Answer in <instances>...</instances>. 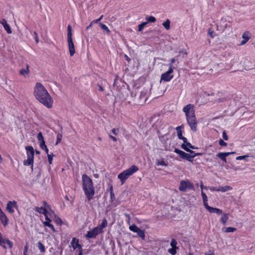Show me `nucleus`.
I'll return each mask as SVG.
<instances>
[{
  "label": "nucleus",
  "instance_id": "nucleus-57",
  "mask_svg": "<svg viewBox=\"0 0 255 255\" xmlns=\"http://www.w3.org/2000/svg\"><path fill=\"white\" fill-rule=\"evenodd\" d=\"M180 139H182L183 140V143H186L188 142L187 139L184 136L182 137Z\"/></svg>",
  "mask_w": 255,
  "mask_h": 255
},
{
  "label": "nucleus",
  "instance_id": "nucleus-17",
  "mask_svg": "<svg viewBox=\"0 0 255 255\" xmlns=\"http://www.w3.org/2000/svg\"><path fill=\"white\" fill-rule=\"evenodd\" d=\"M181 146L182 148L186 151L189 152L191 153H194V151L190 149V148L192 147V145L190 142H187L186 143H182Z\"/></svg>",
  "mask_w": 255,
  "mask_h": 255
},
{
  "label": "nucleus",
  "instance_id": "nucleus-20",
  "mask_svg": "<svg viewBox=\"0 0 255 255\" xmlns=\"http://www.w3.org/2000/svg\"><path fill=\"white\" fill-rule=\"evenodd\" d=\"M108 225V222L106 219L104 218L101 224L99 226H97L98 228H100L101 231L103 232L104 228H106Z\"/></svg>",
  "mask_w": 255,
  "mask_h": 255
},
{
  "label": "nucleus",
  "instance_id": "nucleus-48",
  "mask_svg": "<svg viewBox=\"0 0 255 255\" xmlns=\"http://www.w3.org/2000/svg\"><path fill=\"white\" fill-rule=\"evenodd\" d=\"M39 146L40 148H42V149H44L45 148H46V145H45V141L43 142H40Z\"/></svg>",
  "mask_w": 255,
  "mask_h": 255
},
{
  "label": "nucleus",
  "instance_id": "nucleus-6",
  "mask_svg": "<svg viewBox=\"0 0 255 255\" xmlns=\"http://www.w3.org/2000/svg\"><path fill=\"white\" fill-rule=\"evenodd\" d=\"M67 42L70 56H73L75 53L74 43L72 40V28L70 25L67 27Z\"/></svg>",
  "mask_w": 255,
  "mask_h": 255
},
{
  "label": "nucleus",
  "instance_id": "nucleus-35",
  "mask_svg": "<svg viewBox=\"0 0 255 255\" xmlns=\"http://www.w3.org/2000/svg\"><path fill=\"white\" fill-rule=\"evenodd\" d=\"M177 244V243L175 239H172L171 240V241L170 243V246H171V247L172 248H175L177 249V247L176 246Z\"/></svg>",
  "mask_w": 255,
  "mask_h": 255
},
{
  "label": "nucleus",
  "instance_id": "nucleus-21",
  "mask_svg": "<svg viewBox=\"0 0 255 255\" xmlns=\"http://www.w3.org/2000/svg\"><path fill=\"white\" fill-rule=\"evenodd\" d=\"M210 213H214L217 214H222V211L221 209L211 207L210 209L208 211Z\"/></svg>",
  "mask_w": 255,
  "mask_h": 255
},
{
  "label": "nucleus",
  "instance_id": "nucleus-47",
  "mask_svg": "<svg viewBox=\"0 0 255 255\" xmlns=\"http://www.w3.org/2000/svg\"><path fill=\"white\" fill-rule=\"evenodd\" d=\"M44 216H45V220L46 221H49V222H51V220L50 219V218H49V213L48 212V211H46V213L45 214H44Z\"/></svg>",
  "mask_w": 255,
  "mask_h": 255
},
{
  "label": "nucleus",
  "instance_id": "nucleus-41",
  "mask_svg": "<svg viewBox=\"0 0 255 255\" xmlns=\"http://www.w3.org/2000/svg\"><path fill=\"white\" fill-rule=\"evenodd\" d=\"M201 195H202V197L203 202H205L206 201H208L207 196L206 195V194L203 192V191H201Z\"/></svg>",
  "mask_w": 255,
  "mask_h": 255
},
{
  "label": "nucleus",
  "instance_id": "nucleus-23",
  "mask_svg": "<svg viewBox=\"0 0 255 255\" xmlns=\"http://www.w3.org/2000/svg\"><path fill=\"white\" fill-rule=\"evenodd\" d=\"M50 222H49V221H44V222H43V224L44 225V226H47V227H49L53 232H55V228H54L53 225L50 223Z\"/></svg>",
  "mask_w": 255,
  "mask_h": 255
},
{
  "label": "nucleus",
  "instance_id": "nucleus-15",
  "mask_svg": "<svg viewBox=\"0 0 255 255\" xmlns=\"http://www.w3.org/2000/svg\"><path fill=\"white\" fill-rule=\"evenodd\" d=\"M251 37V33L249 31H245L242 34V38L243 40L241 41V45L245 44L250 39Z\"/></svg>",
  "mask_w": 255,
  "mask_h": 255
},
{
  "label": "nucleus",
  "instance_id": "nucleus-46",
  "mask_svg": "<svg viewBox=\"0 0 255 255\" xmlns=\"http://www.w3.org/2000/svg\"><path fill=\"white\" fill-rule=\"evenodd\" d=\"M219 143L221 146H226L227 143L225 142L223 139H220L219 141Z\"/></svg>",
  "mask_w": 255,
  "mask_h": 255
},
{
  "label": "nucleus",
  "instance_id": "nucleus-45",
  "mask_svg": "<svg viewBox=\"0 0 255 255\" xmlns=\"http://www.w3.org/2000/svg\"><path fill=\"white\" fill-rule=\"evenodd\" d=\"M43 207L45 208L46 209V210L48 211V209H50V206L47 203L46 201L43 202Z\"/></svg>",
  "mask_w": 255,
  "mask_h": 255
},
{
  "label": "nucleus",
  "instance_id": "nucleus-14",
  "mask_svg": "<svg viewBox=\"0 0 255 255\" xmlns=\"http://www.w3.org/2000/svg\"><path fill=\"white\" fill-rule=\"evenodd\" d=\"M235 152H220L218 153L216 156L220 158L225 163L227 162L226 157L232 154H234Z\"/></svg>",
  "mask_w": 255,
  "mask_h": 255
},
{
  "label": "nucleus",
  "instance_id": "nucleus-37",
  "mask_svg": "<svg viewBox=\"0 0 255 255\" xmlns=\"http://www.w3.org/2000/svg\"><path fill=\"white\" fill-rule=\"evenodd\" d=\"M37 139L40 142L44 141V137L41 132H39L37 135Z\"/></svg>",
  "mask_w": 255,
  "mask_h": 255
},
{
  "label": "nucleus",
  "instance_id": "nucleus-29",
  "mask_svg": "<svg viewBox=\"0 0 255 255\" xmlns=\"http://www.w3.org/2000/svg\"><path fill=\"white\" fill-rule=\"evenodd\" d=\"M138 236L140 237L142 239L144 240L145 239V233L144 232L139 228L137 232H136Z\"/></svg>",
  "mask_w": 255,
  "mask_h": 255
},
{
  "label": "nucleus",
  "instance_id": "nucleus-64",
  "mask_svg": "<svg viewBox=\"0 0 255 255\" xmlns=\"http://www.w3.org/2000/svg\"><path fill=\"white\" fill-rule=\"evenodd\" d=\"M44 150L45 151L46 153L48 154V149L47 148V146L46 148L44 149Z\"/></svg>",
  "mask_w": 255,
  "mask_h": 255
},
{
  "label": "nucleus",
  "instance_id": "nucleus-10",
  "mask_svg": "<svg viewBox=\"0 0 255 255\" xmlns=\"http://www.w3.org/2000/svg\"><path fill=\"white\" fill-rule=\"evenodd\" d=\"M13 245L11 241L3 237L2 235L0 237V246L4 249L12 248Z\"/></svg>",
  "mask_w": 255,
  "mask_h": 255
},
{
  "label": "nucleus",
  "instance_id": "nucleus-42",
  "mask_svg": "<svg viewBox=\"0 0 255 255\" xmlns=\"http://www.w3.org/2000/svg\"><path fill=\"white\" fill-rule=\"evenodd\" d=\"M111 132L115 135H117L119 132V128H113L111 130Z\"/></svg>",
  "mask_w": 255,
  "mask_h": 255
},
{
  "label": "nucleus",
  "instance_id": "nucleus-1",
  "mask_svg": "<svg viewBox=\"0 0 255 255\" xmlns=\"http://www.w3.org/2000/svg\"><path fill=\"white\" fill-rule=\"evenodd\" d=\"M33 95L35 99L47 108H51L53 101L44 86L37 82L34 87Z\"/></svg>",
  "mask_w": 255,
  "mask_h": 255
},
{
  "label": "nucleus",
  "instance_id": "nucleus-19",
  "mask_svg": "<svg viewBox=\"0 0 255 255\" xmlns=\"http://www.w3.org/2000/svg\"><path fill=\"white\" fill-rule=\"evenodd\" d=\"M232 187L230 186H225L224 187H220L217 189V191H221L222 192H225L227 191L231 190Z\"/></svg>",
  "mask_w": 255,
  "mask_h": 255
},
{
  "label": "nucleus",
  "instance_id": "nucleus-16",
  "mask_svg": "<svg viewBox=\"0 0 255 255\" xmlns=\"http://www.w3.org/2000/svg\"><path fill=\"white\" fill-rule=\"evenodd\" d=\"M71 246L74 250L81 248L82 246L79 244V240L73 238L71 242Z\"/></svg>",
  "mask_w": 255,
  "mask_h": 255
},
{
  "label": "nucleus",
  "instance_id": "nucleus-62",
  "mask_svg": "<svg viewBox=\"0 0 255 255\" xmlns=\"http://www.w3.org/2000/svg\"><path fill=\"white\" fill-rule=\"evenodd\" d=\"M79 250V253H78V255H83V250H82V248H79L78 249Z\"/></svg>",
  "mask_w": 255,
  "mask_h": 255
},
{
  "label": "nucleus",
  "instance_id": "nucleus-53",
  "mask_svg": "<svg viewBox=\"0 0 255 255\" xmlns=\"http://www.w3.org/2000/svg\"><path fill=\"white\" fill-rule=\"evenodd\" d=\"M110 190H111V198L112 199H113V198L114 197V194L113 193V187L112 186H111L110 187Z\"/></svg>",
  "mask_w": 255,
  "mask_h": 255
},
{
  "label": "nucleus",
  "instance_id": "nucleus-34",
  "mask_svg": "<svg viewBox=\"0 0 255 255\" xmlns=\"http://www.w3.org/2000/svg\"><path fill=\"white\" fill-rule=\"evenodd\" d=\"M148 23V22H143L138 25V31H141L143 30L145 26Z\"/></svg>",
  "mask_w": 255,
  "mask_h": 255
},
{
  "label": "nucleus",
  "instance_id": "nucleus-39",
  "mask_svg": "<svg viewBox=\"0 0 255 255\" xmlns=\"http://www.w3.org/2000/svg\"><path fill=\"white\" fill-rule=\"evenodd\" d=\"M168 252L172 255H175L176 254V249L171 248L168 250Z\"/></svg>",
  "mask_w": 255,
  "mask_h": 255
},
{
  "label": "nucleus",
  "instance_id": "nucleus-24",
  "mask_svg": "<svg viewBox=\"0 0 255 255\" xmlns=\"http://www.w3.org/2000/svg\"><path fill=\"white\" fill-rule=\"evenodd\" d=\"M35 210L39 213L44 214H45L46 213V209L45 208H43V207H35Z\"/></svg>",
  "mask_w": 255,
  "mask_h": 255
},
{
  "label": "nucleus",
  "instance_id": "nucleus-32",
  "mask_svg": "<svg viewBox=\"0 0 255 255\" xmlns=\"http://www.w3.org/2000/svg\"><path fill=\"white\" fill-rule=\"evenodd\" d=\"M176 129L177 133V136H178V138L179 139H180L182 137H183L182 131L181 129V127H180V126L177 127L176 128Z\"/></svg>",
  "mask_w": 255,
  "mask_h": 255
},
{
  "label": "nucleus",
  "instance_id": "nucleus-3",
  "mask_svg": "<svg viewBox=\"0 0 255 255\" xmlns=\"http://www.w3.org/2000/svg\"><path fill=\"white\" fill-rule=\"evenodd\" d=\"M83 189L84 193L89 201L93 199L95 194V188L93 181L87 175L84 174L82 176Z\"/></svg>",
  "mask_w": 255,
  "mask_h": 255
},
{
  "label": "nucleus",
  "instance_id": "nucleus-30",
  "mask_svg": "<svg viewBox=\"0 0 255 255\" xmlns=\"http://www.w3.org/2000/svg\"><path fill=\"white\" fill-rule=\"evenodd\" d=\"M156 164L158 166H167L168 164L164 160H156Z\"/></svg>",
  "mask_w": 255,
  "mask_h": 255
},
{
  "label": "nucleus",
  "instance_id": "nucleus-52",
  "mask_svg": "<svg viewBox=\"0 0 255 255\" xmlns=\"http://www.w3.org/2000/svg\"><path fill=\"white\" fill-rule=\"evenodd\" d=\"M55 222L57 224H61L62 223V221L61 219L59 218H57L55 219Z\"/></svg>",
  "mask_w": 255,
  "mask_h": 255
},
{
  "label": "nucleus",
  "instance_id": "nucleus-25",
  "mask_svg": "<svg viewBox=\"0 0 255 255\" xmlns=\"http://www.w3.org/2000/svg\"><path fill=\"white\" fill-rule=\"evenodd\" d=\"M99 24L101 26V28L105 31L107 34H109L111 33V31L107 25L102 23H99Z\"/></svg>",
  "mask_w": 255,
  "mask_h": 255
},
{
  "label": "nucleus",
  "instance_id": "nucleus-26",
  "mask_svg": "<svg viewBox=\"0 0 255 255\" xmlns=\"http://www.w3.org/2000/svg\"><path fill=\"white\" fill-rule=\"evenodd\" d=\"M37 247L41 253H44L45 252V246L40 241L38 242Z\"/></svg>",
  "mask_w": 255,
  "mask_h": 255
},
{
  "label": "nucleus",
  "instance_id": "nucleus-8",
  "mask_svg": "<svg viewBox=\"0 0 255 255\" xmlns=\"http://www.w3.org/2000/svg\"><path fill=\"white\" fill-rule=\"evenodd\" d=\"M194 188L193 184L189 180H182L180 181L179 189L182 192H186L189 189Z\"/></svg>",
  "mask_w": 255,
  "mask_h": 255
},
{
  "label": "nucleus",
  "instance_id": "nucleus-4",
  "mask_svg": "<svg viewBox=\"0 0 255 255\" xmlns=\"http://www.w3.org/2000/svg\"><path fill=\"white\" fill-rule=\"evenodd\" d=\"M138 170V167L133 165L128 169L120 173L118 175V178L120 180L121 184L123 185L130 176L132 175Z\"/></svg>",
  "mask_w": 255,
  "mask_h": 255
},
{
  "label": "nucleus",
  "instance_id": "nucleus-5",
  "mask_svg": "<svg viewBox=\"0 0 255 255\" xmlns=\"http://www.w3.org/2000/svg\"><path fill=\"white\" fill-rule=\"evenodd\" d=\"M26 150V155L27 158L23 161V164L25 166L31 165V168L33 169V158L34 151L32 146H27L25 147Z\"/></svg>",
  "mask_w": 255,
  "mask_h": 255
},
{
  "label": "nucleus",
  "instance_id": "nucleus-22",
  "mask_svg": "<svg viewBox=\"0 0 255 255\" xmlns=\"http://www.w3.org/2000/svg\"><path fill=\"white\" fill-rule=\"evenodd\" d=\"M222 231L225 233H233L237 231V229L234 227H228L223 228Z\"/></svg>",
  "mask_w": 255,
  "mask_h": 255
},
{
  "label": "nucleus",
  "instance_id": "nucleus-44",
  "mask_svg": "<svg viewBox=\"0 0 255 255\" xmlns=\"http://www.w3.org/2000/svg\"><path fill=\"white\" fill-rule=\"evenodd\" d=\"M248 157H249L248 155L239 156L237 157L236 159L237 160H240L245 159Z\"/></svg>",
  "mask_w": 255,
  "mask_h": 255
},
{
  "label": "nucleus",
  "instance_id": "nucleus-60",
  "mask_svg": "<svg viewBox=\"0 0 255 255\" xmlns=\"http://www.w3.org/2000/svg\"><path fill=\"white\" fill-rule=\"evenodd\" d=\"M110 137L111 138H112L114 141H117V139L116 137L112 135H110Z\"/></svg>",
  "mask_w": 255,
  "mask_h": 255
},
{
  "label": "nucleus",
  "instance_id": "nucleus-27",
  "mask_svg": "<svg viewBox=\"0 0 255 255\" xmlns=\"http://www.w3.org/2000/svg\"><path fill=\"white\" fill-rule=\"evenodd\" d=\"M29 72V66L26 65L25 69H22L20 70L19 73L21 75H24L25 74H28Z\"/></svg>",
  "mask_w": 255,
  "mask_h": 255
},
{
  "label": "nucleus",
  "instance_id": "nucleus-28",
  "mask_svg": "<svg viewBox=\"0 0 255 255\" xmlns=\"http://www.w3.org/2000/svg\"><path fill=\"white\" fill-rule=\"evenodd\" d=\"M170 21L169 19H167L165 22L162 23L163 26L166 30H169L170 28Z\"/></svg>",
  "mask_w": 255,
  "mask_h": 255
},
{
  "label": "nucleus",
  "instance_id": "nucleus-9",
  "mask_svg": "<svg viewBox=\"0 0 255 255\" xmlns=\"http://www.w3.org/2000/svg\"><path fill=\"white\" fill-rule=\"evenodd\" d=\"M173 72V69L171 68H168V70L166 72L163 73L160 78V82L161 81H164L165 82H169L173 78V75L172 74Z\"/></svg>",
  "mask_w": 255,
  "mask_h": 255
},
{
  "label": "nucleus",
  "instance_id": "nucleus-33",
  "mask_svg": "<svg viewBox=\"0 0 255 255\" xmlns=\"http://www.w3.org/2000/svg\"><path fill=\"white\" fill-rule=\"evenodd\" d=\"M146 19L147 20L146 22H154L156 21V18L152 16H146Z\"/></svg>",
  "mask_w": 255,
  "mask_h": 255
},
{
  "label": "nucleus",
  "instance_id": "nucleus-51",
  "mask_svg": "<svg viewBox=\"0 0 255 255\" xmlns=\"http://www.w3.org/2000/svg\"><path fill=\"white\" fill-rule=\"evenodd\" d=\"M204 203V205L205 207V208L208 210V211L209 210V209H210V208H211V207L209 206L208 204V203H207V201H206L205 202H203Z\"/></svg>",
  "mask_w": 255,
  "mask_h": 255
},
{
  "label": "nucleus",
  "instance_id": "nucleus-40",
  "mask_svg": "<svg viewBox=\"0 0 255 255\" xmlns=\"http://www.w3.org/2000/svg\"><path fill=\"white\" fill-rule=\"evenodd\" d=\"M62 138V135L61 133H58L57 135V139L56 142V144H58L61 140Z\"/></svg>",
  "mask_w": 255,
  "mask_h": 255
},
{
  "label": "nucleus",
  "instance_id": "nucleus-56",
  "mask_svg": "<svg viewBox=\"0 0 255 255\" xmlns=\"http://www.w3.org/2000/svg\"><path fill=\"white\" fill-rule=\"evenodd\" d=\"M180 53H182L183 57H186L187 55V52L186 50L181 51H180Z\"/></svg>",
  "mask_w": 255,
  "mask_h": 255
},
{
  "label": "nucleus",
  "instance_id": "nucleus-31",
  "mask_svg": "<svg viewBox=\"0 0 255 255\" xmlns=\"http://www.w3.org/2000/svg\"><path fill=\"white\" fill-rule=\"evenodd\" d=\"M129 229L131 231L134 233H136L137 232L139 228L135 224H133L129 226Z\"/></svg>",
  "mask_w": 255,
  "mask_h": 255
},
{
  "label": "nucleus",
  "instance_id": "nucleus-58",
  "mask_svg": "<svg viewBox=\"0 0 255 255\" xmlns=\"http://www.w3.org/2000/svg\"><path fill=\"white\" fill-rule=\"evenodd\" d=\"M205 255H214V253L213 251H210L208 253H206Z\"/></svg>",
  "mask_w": 255,
  "mask_h": 255
},
{
  "label": "nucleus",
  "instance_id": "nucleus-12",
  "mask_svg": "<svg viewBox=\"0 0 255 255\" xmlns=\"http://www.w3.org/2000/svg\"><path fill=\"white\" fill-rule=\"evenodd\" d=\"M14 209H17V202L15 201H8L6 204V211L8 213L12 214L14 212Z\"/></svg>",
  "mask_w": 255,
  "mask_h": 255
},
{
  "label": "nucleus",
  "instance_id": "nucleus-59",
  "mask_svg": "<svg viewBox=\"0 0 255 255\" xmlns=\"http://www.w3.org/2000/svg\"><path fill=\"white\" fill-rule=\"evenodd\" d=\"M208 188L211 191H217V189H218L214 187H209Z\"/></svg>",
  "mask_w": 255,
  "mask_h": 255
},
{
  "label": "nucleus",
  "instance_id": "nucleus-49",
  "mask_svg": "<svg viewBox=\"0 0 255 255\" xmlns=\"http://www.w3.org/2000/svg\"><path fill=\"white\" fill-rule=\"evenodd\" d=\"M103 17V15H101V16L99 18H98L97 19L94 20L93 21V22H95V23H100V21L101 20H102V19Z\"/></svg>",
  "mask_w": 255,
  "mask_h": 255
},
{
  "label": "nucleus",
  "instance_id": "nucleus-7",
  "mask_svg": "<svg viewBox=\"0 0 255 255\" xmlns=\"http://www.w3.org/2000/svg\"><path fill=\"white\" fill-rule=\"evenodd\" d=\"M174 152L178 154L182 158L186 159L190 162H193L195 157L201 155V153H195L194 155L189 154L178 148H175Z\"/></svg>",
  "mask_w": 255,
  "mask_h": 255
},
{
  "label": "nucleus",
  "instance_id": "nucleus-36",
  "mask_svg": "<svg viewBox=\"0 0 255 255\" xmlns=\"http://www.w3.org/2000/svg\"><path fill=\"white\" fill-rule=\"evenodd\" d=\"M4 28L6 31L7 33L8 34L11 33L12 31L9 25L8 24H5L4 25Z\"/></svg>",
  "mask_w": 255,
  "mask_h": 255
},
{
  "label": "nucleus",
  "instance_id": "nucleus-61",
  "mask_svg": "<svg viewBox=\"0 0 255 255\" xmlns=\"http://www.w3.org/2000/svg\"><path fill=\"white\" fill-rule=\"evenodd\" d=\"M93 23H95V22H93V21L90 23V24H89V26H88L87 27H86V29L88 30L90 28H91L92 26V25Z\"/></svg>",
  "mask_w": 255,
  "mask_h": 255
},
{
  "label": "nucleus",
  "instance_id": "nucleus-55",
  "mask_svg": "<svg viewBox=\"0 0 255 255\" xmlns=\"http://www.w3.org/2000/svg\"><path fill=\"white\" fill-rule=\"evenodd\" d=\"M0 23H1L3 25V27H4V25H5V24H7L6 20L4 19H3L1 20H0Z\"/></svg>",
  "mask_w": 255,
  "mask_h": 255
},
{
  "label": "nucleus",
  "instance_id": "nucleus-38",
  "mask_svg": "<svg viewBox=\"0 0 255 255\" xmlns=\"http://www.w3.org/2000/svg\"><path fill=\"white\" fill-rule=\"evenodd\" d=\"M47 156H48V162H49V164H52L54 154H53V153H51L50 154H48Z\"/></svg>",
  "mask_w": 255,
  "mask_h": 255
},
{
  "label": "nucleus",
  "instance_id": "nucleus-13",
  "mask_svg": "<svg viewBox=\"0 0 255 255\" xmlns=\"http://www.w3.org/2000/svg\"><path fill=\"white\" fill-rule=\"evenodd\" d=\"M0 221L4 226H6L8 223V220L5 214L0 208Z\"/></svg>",
  "mask_w": 255,
  "mask_h": 255
},
{
  "label": "nucleus",
  "instance_id": "nucleus-2",
  "mask_svg": "<svg viewBox=\"0 0 255 255\" xmlns=\"http://www.w3.org/2000/svg\"><path fill=\"white\" fill-rule=\"evenodd\" d=\"M183 112L186 116V121L191 130L197 131V122L195 114L194 106L192 104H188L183 109Z\"/></svg>",
  "mask_w": 255,
  "mask_h": 255
},
{
  "label": "nucleus",
  "instance_id": "nucleus-54",
  "mask_svg": "<svg viewBox=\"0 0 255 255\" xmlns=\"http://www.w3.org/2000/svg\"><path fill=\"white\" fill-rule=\"evenodd\" d=\"M34 38H35V42L37 43L38 42V36H37V33L36 32H34Z\"/></svg>",
  "mask_w": 255,
  "mask_h": 255
},
{
  "label": "nucleus",
  "instance_id": "nucleus-18",
  "mask_svg": "<svg viewBox=\"0 0 255 255\" xmlns=\"http://www.w3.org/2000/svg\"><path fill=\"white\" fill-rule=\"evenodd\" d=\"M221 218L220 219V222L223 225H225L228 220V214L225 213H222Z\"/></svg>",
  "mask_w": 255,
  "mask_h": 255
},
{
  "label": "nucleus",
  "instance_id": "nucleus-11",
  "mask_svg": "<svg viewBox=\"0 0 255 255\" xmlns=\"http://www.w3.org/2000/svg\"><path fill=\"white\" fill-rule=\"evenodd\" d=\"M103 233L100 228L95 227L93 230L87 232L85 237L88 238H95L98 234Z\"/></svg>",
  "mask_w": 255,
  "mask_h": 255
},
{
  "label": "nucleus",
  "instance_id": "nucleus-50",
  "mask_svg": "<svg viewBox=\"0 0 255 255\" xmlns=\"http://www.w3.org/2000/svg\"><path fill=\"white\" fill-rule=\"evenodd\" d=\"M223 137L225 140H227L228 139V136L225 131L223 132Z\"/></svg>",
  "mask_w": 255,
  "mask_h": 255
},
{
  "label": "nucleus",
  "instance_id": "nucleus-63",
  "mask_svg": "<svg viewBox=\"0 0 255 255\" xmlns=\"http://www.w3.org/2000/svg\"><path fill=\"white\" fill-rule=\"evenodd\" d=\"M124 215L127 218V219H129V218H130L129 215L127 213H125Z\"/></svg>",
  "mask_w": 255,
  "mask_h": 255
},
{
  "label": "nucleus",
  "instance_id": "nucleus-43",
  "mask_svg": "<svg viewBox=\"0 0 255 255\" xmlns=\"http://www.w3.org/2000/svg\"><path fill=\"white\" fill-rule=\"evenodd\" d=\"M175 62V58H172L171 59V60H170V63L169 64V68H172L173 69V64Z\"/></svg>",
  "mask_w": 255,
  "mask_h": 255
}]
</instances>
